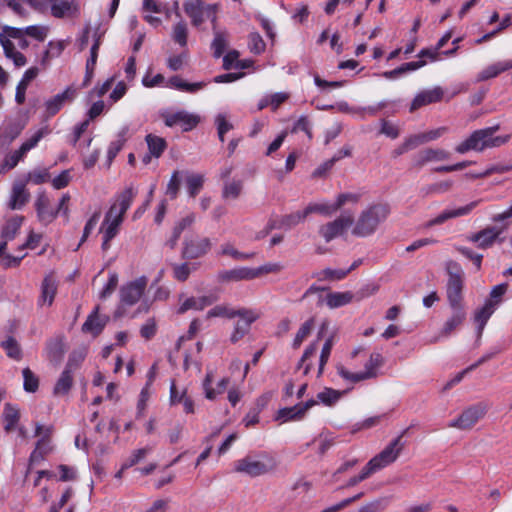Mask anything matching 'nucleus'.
Wrapping results in <instances>:
<instances>
[{"mask_svg": "<svg viewBox=\"0 0 512 512\" xmlns=\"http://www.w3.org/2000/svg\"><path fill=\"white\" fill-rule=\"evenodd\" d=\"M500 129V125L486 127L473 131L470 136L455 147V151L459 154H465L470 150L481 152L486 148L500 147L506 144L511 136H494Z\"/></svg>", "mask_w": 512, "mask_h": 512, "instance_id": "1", "label": "nucleus"}, {"mask_svg": "<svg viewBox=\"0 0 512 512\" xmlns=\"http://www.w3.org/2000/svg\"><path fill=\"white\" fill-rule=\"evenodd\" d=\"M413 427L414 425H410L409 427L404 429L379 454H377L368 461V463L363 467V469L359 473L360 478H362L363 481L369 478L378 470L386 467L387 465L397 460L398 456L406 446V441L403 440V437L407 435Z\"/></svg>", "mask_w": 512, "mask_h": 512, "instance_id": "2", "label": "nucleus"}, {"mask_svg": "<svg viewBox=\"0 0 512 512\" xmlns=\"http://www.w3.org/2000/svg\"><path fill=\"white\" fill-rule=\"evenodd\" d=\"M390 211V206L387 203H377L368 206L360 213L352 234L357 237L372 235L377 230L379 224L386 220Z\"/></svg>", "mask_w": 512, "mask_h": 512, "instance_id": "3", "label": "nucleus"}, {"mask_svg": "<svg viewBox=\"0 0 512 512\" xmlns=\"http://www.w3.org/2000/svg\"><path fill=\"white\" fill-rule=\"evenodd\" d=\"M445 270L448 276L446 283V297L449 305H464V283L465 274L456 261L449 260L446 262Z\"/></svg>", "mask_w": 512, "mask_h": 512, "instance_id": "4", "label": "nucleus"}, {"mask_svg": "<svg viewBox=\"0 0 512 512\" xmlns=\"http://www.w3.org/2000/svg\"><path fill=\"white\" fill-rule=\"evenodd\" d=\"M259 459H255L251 455L239 459L235 462L234 470L238 473H244L250 477L264 475L276 468L275 459L263 452L258 455Z\"/></svg>", "mask_w": 512, "mask_h": 512, "instance_id": "5", "label": "nucleus"}, {"mask_svg": "<svg viewBox=\"0 0 512 512\" xmlns=\"http://www.w3.org/2000/svg\"><path fill=\"white\" fill-rule=\"evenodd\" d=\"M329 290L328 287H318L316 285H311L302 295L300 301L304 300L305 298L317 294L318 300L317 305L321 306L323 302L325 301L327 306L331 309L339 308L344 305L349 304L353 300V293L351 291L346 292H330L326 295V297L323 296V292Z\"/></svg>", "mask_w": 512, "mask_h": 512, "instance_id": "6", "label": "nucleus"}, {"mask_svg": "<svg viewBox=\"0 0 512 512\" xmlns=\"http://www.w3.org/2000/svg\"><path fill=\"white\" fill-rule=\"evenodd\" d=\"M136 196V192L134 191L133 187H128L124 191H122L118 195V201H119V213L115 216V218L106 223L107 227L104 230L103 236L107 239H113L116 237L119 231V226L122 224L124 220V215L131 206L133 199Z\"/></svg>", "mask_w": 512, "mask_h": 512, "instance_id": "7", "label": "nucleus"}, {"mask_svg": "<svg viewBox=\"0 0 512 512\" xmlns=\"http://www.w3.org/2000/svg\"><path fill=\"white\" fill-rule=\"evenodd\" d=\"M382 364V355L378 352H374L370 355L368 362L365 364V371L352 373L348 371L344 366L340 365L337 367V372L342 378L357 383L366 379L376 377L375 370Z\"/></svg>", "mask_w": 512, "mask_h": 512, "instance_id": "8", "label": "nucleus"}, {"mask_svg": "<svg viewBox=\"0 0 512 512\" xmlns=\"http://www.w3.org/2000/svg\"><path fill=\"white\" fill-rule=\"evenodd\" d=\"M487 412V406L484 403H477L465 409L458 418L452 420L448 427L460 430L471 429Z\"/></svg>", "mask_w": 512, "mask_h": 512, "instance_id": "9", "label": "nucleus"}, {"mask_svg": "<svg viewBox=\"0 0 512 512\" xmlns=\"http://www.w3.org/2000/svg\"><path fill=\"white\" fill-rule=\"evenodd\" d=\"M353 223L354 217L352 214L344 213L335 220L321 225L318 233L324 238L325 242L329 243L336 237L343 235Z\"/></svg>", "mask_w": 512, "mask_h": 512, "instance_id": "10", "label": "nucleus"}, {"mask_svg": "<svg viewBox=\"0 0 512 512\" xmlns=\"http://www.w3.org/2000/svg\"><path fill=\"white\" fill-rule=\"evenodd\" d=\"M449 307L451 309V315L444 322L439 335L435 336L430 343H436L440 337H449L465 322L467 313L464 305H449Z\"/></svg>", "mask_w": 512, "mask_h": 512, "instance_id": "11", "label": "nucleus"}, {"mask_svg": "<svg viewBox=\"0 0 512 512\" xmlns=\"http://www.w3.org/2000/svg\"><path fill=\"white\" fill-rule=\"evenodd\" d=\"M160 115L167 127L179 125L183 132L191 131L200 121V118L197 115L189 114L184 110L177 111L175 113L162 112Z\"/></svg>", "mask_w": 512, "mask_h": 512, "instance_id": "12", "label": "nucleus"}, {"mask_svg": "<svg viewBox=\"0 0 512 512\" xmlns=\"http://www.w3.org/2000/svg\"><path fill=\"white\" fill-rule=\"evenodd\" d=\"M147 285L146 277L129 282L120 289V299L125 305L132 306L138 302Z\"/></svg>", "mask_w": 512, "mask_h": 512, "instance_id": "13", "label": "nucleus"}, {"mask_svg": "<svg viewBox=\"0 0 512 512\" xmlns=\"http://www.w3.org/2000/svg\"><path fill=\"white\" fill-rule=\"evenodd\" d=\"M211 249V241L209 238L202 239H185L181 252L182 259L193 260L206 255Z\"/></svg>", "mask_w": 512, "mask_h": 512, "instance_id": "14", "label": "nucleus"}, {"mask_svg": "<svg viewBox=\"0 0 512 512\" xmlns=\"http://www.w3.org/2000/svg\"><path fill=\"white\" fill-rule=\"evenodd\" d=\"M77 95V90L68 86L62 93L55 95L45 102V117L55 116L64 106L65 102H71Z\"/></svg>", "mask_w": 512, "mask_h": 512, "instance_id": "15", "label": "nucleus"}, {"mask_svg": "<svg viewBox=\"0 0 512 512\" xmlns=\"http://www.w3.org/2000/svg\"><path fill=\"white\" fill-rule=\"evenodd\" d=\"M99 306L88 315L86 321L82 325V332L90 333L94 337L99 336L109 321V316L99 315Z\"/></svg>", "mask_w": 512, "mask_h": 512, "instance_id": "16", "label": "nucleus"}, {"mask_svg": "<svg viewBox=\"0 0 512 512\" xmlns=\"http://www.w3.org/2000/svg\"><path fill=\"white\" fill-rule=\"evenodd\" d=\"M450 157V153L443 149L426 148L420 150L413 156L412 167L422 168L431 161H443Z\"/></svg>", "mask_w": 512, "mask_h": 512, "instance_id": "17", "label": "nucleus"}, {"mask_svg": "<svg viewBox=\"0 0 512 512\" xmlns=\"http://www.w3.org/2000/svg\"><path fill=\"white\" fill-rule=\"evenodd\" d=\"M501 300L487 299L484 305L477 309L474 313V322L477 324V336H482L485 325L489 318L494 313L495 307L500 303Z\"/></svg>", "mask_w": 512, "mask_h": 512, "instance_id": "18", "label": "nucleus"}, {"mask_svg": "<svg viewBox=\"0 0 512 512\" xmlns=\"http://www.w3.org/2000/svg\"><path fill=\"white\" fill-rule=\"evenodd\" d=\"M444 92L441 87H435L431 90H425L415 96L410 105V112H413L422 106L436 103L442 100Z\"/></svg>", "mask_w": 512, "mask_h": 512, "instance_id": "19", "label": "nucleus"}, {"mask_svg": "<svg viewBox=\"0 0 512 512\" xmlns=\"http://www.w3.org/2000/svg\"><path fill=\"white\" fill-rule=\"evenodd\" d=\"M478 203H479V201H473V202H471L463 207H459L457 209L445 210V211L441 212L437 217L429 220L426 223V227L440 225L449 219L467 215L478 205Z\"/></svg>", "mask_w": 512, "mask_h": 512, "instance_id": "20", "label": "nucleus"}, {"mask_svg": "<svg viewBox=\"0 0 512 512\" xmlns=\"http://www.w3.org/2000/svg\"><path fill=\"white\" fill-rule=\"evenodd\" d=\"M220 282H237L242 280H252L257 278V273H254L253 268L240 267L231 270H223L217 276Z\"/></svg>", "mask_w": 512, "mask_h": 512, "instance_id": "21", "label": "nucleus"}, {"mask_svg": "<svg viewBox=\"0 0 512 512\" xmlns=\"http://www.w3.org/2000/svg\"><path fill=\"white\" fill-rule=\"evenodd\" d=\"M57 293V283L53 276L47 275L44 277L41 283V293L38 299V305L42 306L48 304L51 306L54 302Z\"/></svg>", "mask_w": 512, "mask_h": 512, "instance_id": "22", "label": "nucleus"}, {"mask_svg": "<svg viewBox=\"0 0 512 512\" xmlns=\"http://www.w3.org/2000/svg\"><path fill=\"white\" fill-rule=\"evenodd\" d=\"M35 209L41 222L50 223L57 216V211L50 209V200L44 193L38 195L35 201Z\"/></svg>", "mask_w": 512, "mask_h": 512, "instance_id": "23", "label": "nucleus"}, {"mask_svg": "<svg viewBox=\"0 0 512 512\" xmlns=\"http://www.w3.org/2000/svg\"><path fill=\"white\" fill-rule=\"evenodd\" d=\"M25 186L26 185L23 182L14 183L11 199L8 204L11 210H19L29 201L30 193L26 190Z\"/></svg>", "mask_w": 512, "mask_h": 512, "instance_id": "24", "label": "nucleus"}, {"mask_svg": "<svg viewBox=\"0 0 512 512\" xmlns=\"http://www.w3.org/2000/svg\"><path fill=\"white\" fill-rule=\"evenodd\" d=\"M38 74L39 69L36 66L30 67L25 71L22 79L19 81L16 87L15 101L17 104L21 105L25 102L27 87L29 83L38 76Z\"/></svg>", "mask_w": 512, "mask_h": 512, "instance_id": "25", "label": "nucleus"}, {"mask_svg": "<svg viewBox=\"0 0 512 512\" xmlns=\"http://www.w3.org/2000/svg\"><path fill=\"white\" fill-rule=\"evenodd\" d=\"M47 359L53 365L61 363L65 354V345L62 337L51 339L46 345Z\"/></svg>", "mask_w": 512, "mask_h": 512, "instance_id": "26", "label": "nucleus"}, {"mask_svg": "<svg viewBox=\"0 0 512 512\" xmlns=\"http://www.w3.org/2000/svg\"><path fill=\"white\" fill-rule=\"evenodd\" d=\"M2 418L4 421V430L6 433L12 432L19 420H20V410L19 408L12 403H5Z\"/></svg>", "mask_w": 512, "mask_h": 512, "instance_id": "27", "label": "nucleus"}, {"mask_svg": "<svg viewBox=\"0 0 512 512\" xmlns=\"http://www.w3.org/2000/svg\"><path fill=\"white\" fill-rule=\"evenodd\" d=\"M215 301L216 297L213 296L189 297L178 308V314H184L190 309L203 310L205 307L212 305Z\"/></svg>", "mask_w": 512, "mask_h": 512, "instance_id": "28", "label": "nucleus"}, {"mask_svg": "<svg viewBox=\"0 0 512 512\" xmlns=\"http://www.w3.org/2000/svg\"><path fill=\"white\" fill-rule=\"evenodd\" d=\"M257 318L258 315L252 312L248 314L246 317H243L239 321H237L234 327V331L231 335L230 341L235 344L239 340H241L250 331L251 324L255 322Z\"/></svg>", "mask_w": 512, "mask_h": 512, "instance_id": "29", "label": "nucleus"}, {"mask_svg": "<svg viewBox=\"0 0 512 512\" xmlns=\"http://www.w3.org/2000/svg\"><path fill=\"white\" fill-rule=\"evenodd\" d=\"M510 69H512V60L494 63L486 67L478 74L477 81H486L491 78H495L502 72L508 71Z\"/></svg>", "mask_w": 512, "mask_h": 512, "instance_id": "30", "label": "nucleus"}, {"mask_svg": "<svg viewBox=\"0 0 512 512\" xmlns=\"http://www.w3.org/2000/svg\"><path fill=\"white\" fill-rule=\"evenodd\" d=\"M99 47H100V36H98L91 49H90V57L87 59V62H86V71H85V76H84V80H83V86H87L90 84L93 76H94V70H95V66H96V62H97V58H98V50H99Z\"/></svg>", "mask_w": 512, "mask_h": 512, "instance_id": "31", "label": "nucleus"}, {"mask_svg": "<svg viewBox=\"0 0 512 512\" xmlns=\"http://www.w3.org/2000/svg\"><path fill=\"white\" fill-rule=\"evenodd\" d=\"M73 374L67 370L62 371L53 387L54 396H66L69 394L74 383Z\"/></svg>", "mask_w": 512, "mask_h": 512, "instance_id": "32", "label": "nucleus"}, {"mask_svg": "<svg viewBox=\"0 0 512 512\" xmlns=\"http://www.w3.org/2000/svg\"><path fill=\"white\" fill-rule=\"evenodd\" d=\"M425 65L426 61L423 59H420L418 61L406 62L393 70L383 72L382 76L386 79H395L401 76L402 74L415 71L417 69L424 67Z\"/></svg>", "mask_w": 512, "mask_h": 512, "instance_id": "33", "label": "nucleus"}, {"mask_svg": "<svg viewBox=\"0 0 512 512\" xmlns=\"http://www.w3.org/2000/svg\"><path fill=\"white\" fill-rule=\"evenodd\" d=\"M184 10L191 18L194 26H199L204 22L202 2L200 0H190L185 2Z\"/></svg>", "mask_w": 512, "mask_h": 512, "instance_id": "34", "label": "nucleus"}, {"mask_svg": "<svg viewBox=\"0 0 512 512\" xmlns=\"http://www.w3.org/2000/svg\"><path fill=\"white\" fill-rule=\"evenodd\" d=\"M169 83L175 89H178L180 91L189 92V93H195V92L203 89L207 85V83L204 82V81L195 82V83H188V82L184 81L178 75L172 76L169 79Z\"/></svg>", "mask_w": 512, "mask_h": 512, "instance_id": "35", "label": "nucleus"}, {"mask_svg": "<svg viewBox=\"0 0 512 512\" xmlns=\"http://www.w3.org/2000/svg\"><path fill=\"white\" fill-rule=\"evenodd\" d=\"M145 141L148 146V150L155 158L161 157L167 148V142L164 138L156 136L154 134H148L145 137Z\"/></svg>", "mask_w": 512, "mask_h": 512, "instance_id": "36", "label": "nucleus"}, {"mask_svg": "<svg viewBox=\"0 0 512 512\" xmlns=\"http://www.w3.org/2000/svg\"><path fill=\"white\" fill-rule=\"evenodd\" d=\"M23 220V216H14L9 219L2 228L1 237L6 240H13L18 233Z\"/></svg>", "mask_w": 512, "mask_h": 512, "instance_id": "37", "label": "nucleus"}, {"mask_svg": "<svg viewBox=\"0 0 512 512\" xmlns=\"http://www.w3.org/2000/svg\"><path fill=\"white\" fill-rule=\"evenodd\" d=\"M504 228H498L496 226H488L482 229V232H487L482 239L480 240V244H478V248L487 249L493 246L495 241L502 234Z\"/></svg>", "mask_w": 512, "mask_h": 512, "instance_id": "38", "label": "nucleus"}, {"mask_svg": "<svg viewBox=\"0 0 512 512\" xmlns=\"http://www.w3.org/2000/svg\"><path fill=\"white\" fill-rule=\"evenodd\" d=\"M1 347L9 358L17 361L22 359V349L14 337L9 336L5 341H2Z\"/></svg>", "mask_w": 512, "mask_h": 512, "instance_id": "39", "label": "nucleus"}, {"mask_svg": "<svg viewBox=\"0 0 512 512\" xmlns=\"http://www.w3.org/2000/svg\"><path fill=\"white\" fill-rule=\"evenodd\" d=\"M185 174H186L185 181H186L188 193L191 197L194 198V197H196V195H198V193L202 189L203 183H204V178L202 175H199V174H191L189 172H185Z\"/></svg>", "mask_w": 512, "mask_h": 512, "instance_id": "40", "label": "nucleus"}, {"mask_svg": "<svg viewBox=\"0 0 512 512\" xmlns=\"http://www.w3.org/2000/svg\"><path fill=\"white\" fill-rule=\"evenodd\" d=\"M227 45H228V41H227L226 32L215 31L214 39L211 43V48L213 50V56L215 58L221 57L223 55Z\"/></svg>", "mask_w": 512, "mask_h": 512, "instance_id": "41", "label": "nucleus"}, {"mask_svg": "<svg viewBox=\"0 0 512 512\" xmlns=\"http://www.w3.org/2000/svg\"><path fill=\"white\" fill-rule=\"evenodd\" d=\"M315 325V318L311 317L307 321H305L301 327L299 328L298 332L296 333V336L293 340V348L297 349L301 346L304 339L310 335L312 329Z\"/></svg>", "mask_w": 512, "mask_h": 512, "instance_id": "42", "label": "nucleus"}, {"mask_svg": "<svg viewBox=\"0 0 512 512\" xmlns=\"http://www.w3.org/2000/svg\"><path fill=\"white\" fill-rule=\"evenodd\" d=\"M172 267L174 278L179 282H185L189 278L191 271L197 269L198 264L185 262L182 264H173Z\"/></svg>", "mask_w": 512, "mask_h": 512, "instance_id": "43", "label": "nucleus"}, {"mask_svg": "<svg viewBox=\"0 0 512 512\" xmlns=\"http://www.w3.org/2000/svg\"><path fill=\"white\" fill-rule=\"evenodd\" d=\"M303 418L297 405L292 407H284L277 411L275 420H281L282 422L297 421Z\"/></svg>", "mask_w": 512, "mask_h": 512, "instance_id": "44", "label": "nucleus"}, {"mask_svg": "<svg viewBox=\"0 0 512 512\" xmlns=\"http://www.w3.org/2000/svg\"><path fill=\"white\" fill-rule=\"evenodd\" d=\"M391 497H379L359 508L358 512H382L390 504Z\"/></svg>", "mask_w": 512, "mask_h": 512, "instance_id": "45", "label": "nucleus"}, {"mask_svg": "<svg viewBox=\"0 0 512 512\" xmlns=\"http://www.w3.org/2000/svg\"><path fill=\"white\" fill-rule=\"evenodd\" d=\"M23 375V388L26 392L35 393L39 388V378L36 376L32 370L28 367L24 368L22 371Z\"/></svg>", "mask_w": 512, "mask_h": 512, "instance_id": "46", "label": "nucleus"}, {"mask_svg": "<svg viewBox=\"0 0 512 512\" xmlns=\"http://www.w3.org/2000/svg\"><path fill=\"white\" fill-rule=\"evenodd\" d=\"M184 173L185 172H182L179 170H175L172 173L171 178L167 184V189H166V195H168L170 197V199L177 198L179 190H180V186H181V181H182L181 176Z\"/></svg>", "mask_w": 512, "mask_h": 512, "instance_id": "47", "label": "nucleus"}, {"mask_svg": "<svg viewBox=\"0 0 512 512\" xmlns=\"http://www.w3.org/2000/svg\"><path fill=\"white\" fill-rule=\"evenodd\" d=\"M86 354L83 350H73L68 357L64 370L74 373L85 360Z\"/></svg>", "mask_w": 512, "mask_h": 512, "instance_id": "48", "label": "nucleus"}, {"mask_svg": "<svg viewBox=\"0 0 512 512\" xmlns=\"http://www.w3.org/2000/svg\"><path fill=\"white\" fill-rule=\"evenodd\" d=\"M51 132L48 126L42 127L38 129L29 139L22 143L20 146L22 148V152H28L32 148H34L38 142L46 135Z\"/></svg>", "mask_w": 512, "mask_h": 512, "instance_id": "49", "label": "nucleus"}, {"mask_svg": "<svg viewBox=\"0 0 512 512\" xmlns=\"http://www.w3.org/2000/svg\"><path fill=\"white\" fill-rule=\"evenodd\" d=\"M305 210L297 211L288 215L282 216L280 220L281 228L290 229L306 218Z\"/></svg>", "mask_w": 512, "mask_h": 512, "instance_id": "50", "label": "nucleus"}, {"mask_svg": "<svg viewBox=\"0 0 512 512\" xmlns=\"http://www.w3.org/2000/svg\"><path fill=\"white\" fill-rule=\"evenodd\" d=\"M343 392L326 387L322 392L317 394V398L326 406L334 405L342 396Z\"/></svg>", "mask_w": 512, "mask_h": 512, "instance_id": "51", "label": "nucleus"}, {"mask_svg": "<svg viewBox=\"0 0 512 512\" xmlns=\"http://www.w3.org/2000/svg\"><path fill=\"white\" fill-rule=\"evenodd\" d=\"M248 40L251 53L260 55L265 51L266 43L258 32H251L248 36Z\"/></svg>", "mask_w": 512, "mask_h": 512, "instance_id": "52", "label": "nucleus"}, {"mask_svg": "<svg viewBox=\"0 0 512 512\" xmlns=\"http://www.w3.org/2000/svg\"><path fill=\"white\" fill-rule=\"evenodd\" d=\"M26 152H22V148L20 147L18 150L14 151L12 154L7 155L4 158L3 163L0 165V173L13 169L17 166L19 161L25 156Z\"/></svg>", "mask_w": 512, "mask_h": 512, "instance_id": "53", "label": "nucleus"}, {"mask_svg": "<svg viewBox=\"0 0 512 512\" xmlns=\"http://www.w3.org/2000/svg\"><path fill=\"white\" fill-rule=\"evenodd\" d=\"M332 346H333V337L330 336L329 338L326 339V341L322 347V350H321L317 377H320L323 374L324 367H325L326 363L328 362V359L331 354Z\"/></svg>", "mask_w": 512, "mask_h": 512, "instance_id": "54", "label": "nucleus"}, {"mask_svg": "<svg viewBox=\"0 0 512 512\" xmlns=\"http://www.w3.org/2000/svg\"><path fill=\"white\" fill-rule=\"evenodd\" d=\"M304 210L306 216L311 213H320L325 216H330L338 211L337 208H335V204H309Z\"/></svg>", "mask_w": 512, "mask_h": 512, "instance_id": "55", "label": "nucleus"}, {"mask_svg": "<svg viewBox=\"0 0 512 512\" xmlns=\"http://www.w3.org/2000/svg\"><path fill=\"white\" fill-rule=\"evenodd\" d=\"M187 25L185 22H178L173 29V40L178 43L180 46H186L187 44Z\"/></svg>", "mask_w": 512, "mask_h": 512, "instance_id": "56", "label": "nucleus"}, {"mask_svg": "<svg viewBox=\"0 0 512 512\" xmlns=\"http://www.w3.org/2000/svg\"><path fill=\"white\" fill-rule=\"evenodd\" d=\"M243 185L240 180L232 181L231 183L225 184L223 191H222V197L227 198H233L236 199L241 194Z\"/></svg>", "mask_w": 512, "mask_h": 512, "instance_id": "57", "label": "nucleus"}, {"mask_svg": "<svg viewBox=\"0 0 512 512\" xmlns=\"http://www.w3.org/2000/svg\"><path fill=\"white\" fill-rule=\"evenodd\" d=\"M299 131L304 132L308 139H312V131H311V124L307 116H301L293 125L290 132L291 133H298Z\"/></svg>", "mask_w": 512, "mask_h": 512, "instance_id": "58", "label": "nucleus"}, {"mask_svg": "<svg viewBox=\"0 0 512 512\" xmlns=\"http://www.w3.org/2000/svg\"><path fill=\"white\" fill-rule=\"evenodd\" d=\"M100 211H96L93 213V215L88 219V221L86 222L85 226H84V230H83V235L80 239V242L78 244V247L77 249L87 240L88 236L90 235L91 231L94 229V227L96 226L99 218H100Z\"/></svg>", "mask_w": 512, "mask_h": 512, "instance_id": "59", "label": "nucleus"}, {"mask_svg": "<svg viewBox=\"0 0 512 512\" xmlns=\"http://www.w3.org/2000/svg\"><path fill=\"white\" fill-rule=\"evenodd\" d=\"M456 250L459 253H461L463 256H465L466 258H468L471 261H473V263L476 266L477 270L481 269V264H482V259H483V255L482 254L475 253L473 250H471V249H469L467 247H463V246L456 247Z\"/></svg>", "mask_w": 512, "mask_h": 512, "instance_id": "60", "label": "nucleus"}, {"mask_svg": "<svg viewBox=\"0 0 512 512\" xmlns=\"http://www.w3.org/2000/svg\"><path fill=\"white\" fill-rule=\"evenodd\" d=\"M349 274V270L326 268L321 272L322 279L341 280Z\"/></svg>", "mask_w": 512, "mask_h": 512, "instance_id": "61", "label": "nucleus"}, {"mask_svg": "<svg viewBox=\"0 0 512 512\" xmlns=\"http://www.w3.org/2000/svg\"><path fill=\"white\" fill-rule=\"evenodd\" d=\"M157 332V326L154 318H150L146 321L144 325H142L140 329V335L146 340L152 339Z\"/></svg>", "mask_w": 512, "mask_h": 512, "instance_id": "62", "label": "nucleus"}, {"mask_svg": "<svg viewBox=\"0 0 512 512\" xmlns=\"http://www.w3.org/2000/svg\"><path fill=\"white\" fill-rule=\"evenodd\" d=\"M380 133L386 135L387 137H389L391 139H396L400 135V130L396 125L383 119L381 121Z\"/></svg>", "mask_w": 512, "mask_h": 512, "instance_id": "63", "label": "nucleus"}, {"mask_svg": "<svg viewBox=\"0 0 512 512\" xmlns=\"http://www.w3.org/2000/svg\"><path fill=\"white\" fill-rule=\"evenodd\" d=\"M71 8V5L68 1L63 0L60 2H57L56 0L51 5V13L56 18H62L64 17L65 13L69 11Z\"/></svg>", "mask_w": 512, "mask_h": 512, "instance_id": "64", "label": "nucleus"}]
</instances>
